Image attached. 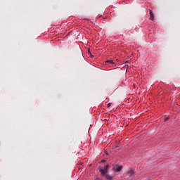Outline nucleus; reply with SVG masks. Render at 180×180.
I'll list each match as a JSON object with an SVG mask.
<instances>
[{"instance_id":"1","label":"nucleus","mask_w":180,"mask_h":180,"mask_svg":"<svg viewBox=\"0 0 180 180\" xmlns=\"http://www.w3.org/2000/svg\"><path fill=\"white\" fill-rule=\"evenodd\" d=\"M98 170L101 175H105L108 174V171H109V165H105L104 167H98Z\"/></svg>"},{"instance_id":"2","label":"nucleus","mask_w":180,"mask_h":180,"mask_svg":"<svg viewBox=\"0 0 180 180\" xmlns=\"http://www.w3.org/2000/svg\"><path fill=\"white\" fill-rule=\"evenodd\" d=\"M136 174V172H134V169H131L130 171H129L127 173V176L128 178H131V176H133V175H134Z\"/></svg>"},{"instance_id":"3","label":"nucleus","mask_w":180,"mask_h":180,"mask_svg":"<svg viewBox=\"0 0 180 180\" xmlns=\"http://www.w3.org/2000/svg\"><path fill=\"white\" fill-rule=\"evenodd\" d=\"M122 169H123V166H119L117 165H115V171L116 172H120V171H122Z\"/></svg>"},{"instance_id":"4","label":"nucleus","mask_w":180,"mask_h":180,"mask_svg":"<svg viewBox=\"0 0 180 180\" xmlns=\"http://www.w3.org/2000/svg\"><path fill=\"white\" fill-rule=\"evenodd\" d=\"M149 13H150V20H154V13H153V11L149 9Z\"/></svg>"},{"instance_id":"5","label":"nucleus","mask_w":180,"mask_h":180,"mask_svg":"<svg viewBox=\"0 0 180 180\" xmlns=\"http://www.w3.org/2000/svg\"><path fill=\"white\" fill-rule=\"evenodd\" d=\"M105 179H109V180H112L113 179V177H112L109 174H105Z\"/></svg>"},{"instance_id":"6","label":"nucleus","mask_w":180,"mask_h":180,"mask_svg":"<svg viewBox=\"0 0 180 180\" xmlns=\"http://www.w3.org/2000/svg\"><path fill=\"white\" fill-rule=\"evenodd\" d=\"M107 63H110V64H115L113 60H108Z\"/></svg>"},{"instance_id":"7","label":"nucleus","mask_w":180,"mask_h":180,"mask_svg":"<svg viewBox=\"0 0 180 180\" xmlns=\"http://www.w3.org/2000/svg\"><path fill=\"white\" fill-rule=\"evenodd\" d=\"M112 106V103H109L107 104V108H110Z\"/></svg>"},{"instance_id":"8","label":"nucleus","mask_w":180,"mask_h":180,"mask_svg":"<svg viewBox=\"0 0 180 180\" xmlns=\"http://www.w3.org/2000/svg\"><path fill=\"white\" fill-rule=\"evenodd\" d=\"M127 63H129V60H126V61L124 62L125 65H127Z\"/></svg>"},{"instance_id":"9","label":"nucleus","mask_w":180,"mask_h":180,"mask_svg":"<svg viewBox=\"0 0 180 180\" xmlns=\"http://www.w3.org/2000/svg\"><path fill=\"white\" fill-rule=\"evenodd\" d=\"M101 162H106V160H101Z\"/></svg>"},{"instance_id":"10","label":"nucleus","mask_w":180,"mask_h":180,"mask_svg":"<svg viewBox=\"0 0 180 180\" xmlns=\"http://www.w3.org/2000/svg\"><path fill=\"white\" fill-rule=\"evenodd\" d=\"M167 120H168V117H166V118L165 119V122H167Z\"/></svg>"}]
</instances>
